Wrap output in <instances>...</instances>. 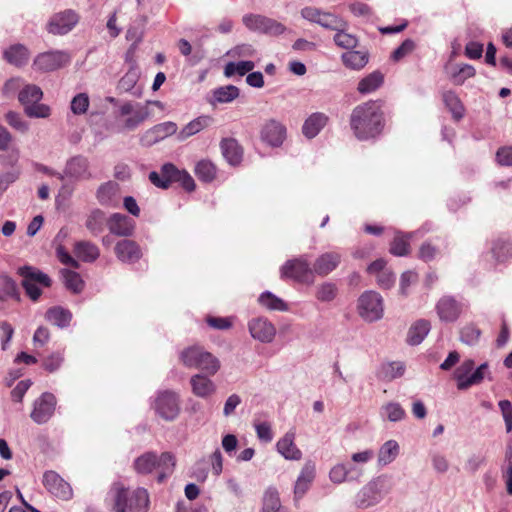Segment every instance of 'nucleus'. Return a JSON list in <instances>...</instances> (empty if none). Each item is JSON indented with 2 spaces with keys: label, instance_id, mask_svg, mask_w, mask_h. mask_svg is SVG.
I'll return each mask as SVG.
<instances>
[{
  "label": "nucleus",
  "instance_id": "obj_19",
  "mask_svg": "<svg viewBox=\"0 0 512 512\" xmlns=\"http://www.w3.org/2000/svg\"><path fill=\"white\" fill-rule=\"evenodd\" d=\"M464 305L452 296L442 297L437 305L436 311L441 321L455 322L463 311Z\"/></svg>",
  "mask_w": 512,
  "mask_h": 512
},
{
  "label": "nucleus",
  "instance_id": "obj_12",
  "mask_svg": "<svg viewBox=\"0 0 512 512\" xmlns=\"http://www.w3.org/2000/svg\"><path fill=\"white\" fill-rule=\"evenodd\" d=\"M301 15L304 19L319 24L320 26L337 30L347 27V23L335 14L323 12L315 7H305L301 10Z\"/></svg>",
  "mask_w": 512,
  "mask_h": 512
},
{
  "label": "nucleus",
  "instance_id": "obj_36",
  "mask_svg": "<svg viewBox=\"0 0 512 512\" xmlns=\"http://www.w3.org/2000/svg\"><path fill=\"white\" fill-rule=\"evenodd\" d=\"M400 446L396 440L390 439L384 442L379 450L377 462L380 467L391 464L399 455Z\"/></svg>",
  "mask_w": 512,
  "mask_h": 512
},
{
  "label": "nucleus",
  "instance_id": "obj_61",
  "mask_svg": "<svg viewBox=\"0 0 512 512\" xmlns=\"http://www.w3.org/2000/svg\"><path fill=\"white\" fill-rule=\"evenodd\" d=\"M337 295V287L335 284L325 282L317 287L316 298L321 302H330Z\"/></svg>",
  "mask_w": 512,
  "mask_h": 512
},
{
  "label": "nucleus",
  "instance_id": "obj_41",
  "mask_svg": "<svg viewBox=\"0 0 512 512\" xmlns=\"http://www.w3.org/2000/svg\"><path fill=\"white\" fill-rule=\"evenodd\" d=\"M384 76L379 71H374L360 80L357 90L361 94H369L382 86Z\"/></svg>",
  "mask_w": 512,
  "mask_h": 512
},
{
  "label": "nucleus",
  "instance_id": "obj_42",
  "mask_svg": "<svg viewBox=\"0 0 512 512\" xmlns=\"http://www.w3.org/2000/svg\"><path fill=\"white\" fill-rule=\"evenodd\" d=\"M341 59L344 65L350 69L360 70L368 63V53L366 51L352 50L342 54Z\"/></svg>",
  "mask_w": 512,
  "mask_h": 512
},
{
  "label": "nucleus",
  "instance_id": "obj_8",
  "mask_svg": "<svg viewBox=\"0 0 512 512\" xmlns=\"http://www.w3.org/2000/svg\"><path fill=\"white\" fill-rule=\"evenodd\" d=\"M358 312L367 322L380 320L384 313L382 296L372 290L365 291L358 299Z\"/></svg>",
  "mask_w": 512,
  "mask_h": 512
},
{
  "label": "nucleus",
  "instance_id": "obj_55",
  "mask_svg": "<svg viewBox=\"0 0 512 512\" xmlns=\"http://www.w3.org/2000/svg\"><path fill=\"white\" fill-rule=\"evenodd\" d=\"M198 179L202 182H211L216 176V167L208 160L199 161L194 170Z\"/></svg>",
  "mask_w": 512,
  "mask_h": 512
},
{
  "label": "nucleus",
  "instance_id": "obj_18",
  "mask_svg": "<svg viewBox=\"0 0 512 512\" xmlns=\"http://www.w3.org/2000/svg\"><path fill=\"white\" fill-rule=\"evenodd\" d=\"M42 482L45 488L59 499L69 500L72 497L70 484L55 471H46Z\"/></svg>",
  "mask_w": 512,
  "mask_h": 512
},
{
  "label": "nucleus",
  "instance_id": "obj_6",
  "mask_svg": "<svg viewBox=\"0 0 512 512\" xmlns=\"http://www.w3.org/2000/svg\"><path fill=\"white\" fill-rule=\"evenodd\" d=\"M152 409L161 419L172 422L180 414L181 405L179 394L173 390H159L152 402Z\"/></svg>",
  "mask_w": 512,
  "mask_h": 512
},
{
  "label": "nucleus",
  "instance_id": "obj_47",
  "mask_svg": "<svg viewBox=\"0 0 512 512\" xmlns=\"http://www.w3.org/2000/svg\"><path fill=\"white\" fill-rule=\"evenodd\" d=\"M258 302L260 303V305H262L263 307L270 311L284 312L288 311L289 309L287 303H285L284 300L274 295L270 291H265L262 294H260Z\"/></svg>",
  "mask_w": 512,
  "mask_h": 512
},
{
  "label": "nucleus",
  "instance_id": "obj_53",
  "mask_svg": "<svg viewBox=\"0 0 512 512\" xmlns=\"http://www.w3.org/2000/svg\"><path fill=\"white\" fill-rule=\"evenodd\" d=\"M0 294L4 300L12 298L20 299L19 289L16 282L7 274L0 275Z\"/></svg>",
  "mask_w": 512,
  "mask_h": 512
},
{
  "label": "nucleus",
  "instance_id": "obj_52",
  "mask_svg": "<svg viewBox=\"0 0 512 512\" xmlns=\"http://www.w3.org/2000/svg\"><path fill=\"white\" fill-rule=\"evenodd\" d=\"M61 276L65 287L73 293H80L84 288V281L82 280L79 273L69 270L62 269Z\"/></svg>",
  "mask_w": 512,
  "mask_h": 512
},
{
  "label": "nucleus",
  "instance_id": "obj_4",
  "mask_svg": "<svg viewBox=\"0 0 512 512\" xmlns=\"http://www.w3.org/2000/svg\"><path fill=\"white\" fill-rule=\"evenodd\" d=\"M453 377L457 383V389L464 391L481 384L485 378L491 380V372L487 362L475 367L473 359H466L455 369Z\"/></svg>",
  "mask_w": 512,
  "mask_h": 512
},
{
  "label": "nucleus",
  "instance_id": "obj_48",
  "mask_svg": "<svg viewBox=\"0 0 512 512\" xmlns=\"http://www.w3.org/2000/svg\"><path fill=\"white\" fill-rule=\"evenodd\" d=\"M413 233L396 232L390 246L391 254L395 256H406L409 253V240Z\"/></svg>",
  "mask_w": 512,
  "mask_h": 512
},
{
  "label": "nucleus",
  "instance_id": "obj_32",
  "mask_svg": "<svg viewBox=\"0 0 512 512\" xmlns=\"http://www.w3.org/2000/svg\"><path fill=\"white\" fill-rule=\"evenodd\" d=\"M213 122V119L210 116L202 115L199 116L188 124H186L177 134V138L180 141H184L187 138L199 133L203 129L210 126Z\"/></svg>",
  "mask_w": 512,
  "mask_h": 512
},
{
  "label": "nucleus",
  "instance_id": "obj_31",
  "mask_svg": "<svg viewBox=\"0 0 512 512\" xmlns=\"http://www.w3.org/2000/svg\"><path fill=\"white\" fill-rule=\"evenodd\" d=\"M164 173L171 176L172 182H178L188 192H192L195 189V182L192 176L185 170H179L174 164H164Z\"/></svg>",
  "mask_w": 512,
  "mask_h": 512
},
{
  "label": "nucleus",
  "instance_id": "obj_43",
  "mask_svg": "<svg viewBox=\"0 0 512 512\" xmlns=\"http://www.w3.org/2000/svg\"><path fill=\"white\" fill-rule=\"evenodd\" d=\"M240 94V90L238 87L234 85H226L215 88L212 91V104L220 103H230L235 100Z\"/></svg>",
  "mask_w": 512,
  "mask_h": 512
},
{
  "label": "nucleus",
  "instance_id": "obj_27",
  "mask_svg": "<svg viewBox=\"0 0 512 512\" xmlns=\"http://www.w3.org/2000/svg\"><path fill=\"white\" fill-rule=\"evenodd\" d=\"M341 262V255L337 252L321 254L314 262L313 272L319 276H326L334 271Z\"/></svg>",
  "mask_w": 512,
  "mask_h": 512
},
{
  "label": "nucleus",
  "instance_id": "obj_34",
  "mask_svg": "<svg viewBox=\"0 0 512 512\" xmlns=\"http://www.w3.org/2000/svg\"><path fill=\"white\" fill-rule=\"evenodd\" d=\"M190 384L192 392L201 398H206L212 395L216 390V386L213 381L202 374L193 375L190 379Z\"/></svg>",
  "mask_w": 512,
  "mask_h": 512
},
{
  "label": "nucleus",
  "instance_id": "obj_17",
  "mask_svg": "<svg viewBox=\"0 0 512 512\" xmlns=\"http://www.w3.org/2000/svg\"><path fill=\"white\" fill-rule=\"evenodd\" d=\"M286 127L276 119L266 121L260 131L261 140L272 147H280L286 139Z\"/></svg>",
  "mask_w": 512,
  "mask_h": 512
},
{
  "label": "nucleus",
  "instance_id": "obj_54",
  "mask_svg": "<svg viewBox=\"0 0 512 512\" xmlns=\"http://www.w3.org/2000/svg\"><path fill=\"white\" fill-rule=\"evenodd\" d=\"M255 63L253 61H239V62H229L224 67V75L226 77H231L234 74H238L240 76H244L247 73H251L254 69Z\"/></svg>",
  "mask_w": 512,
  "mask_h": 512
},
{
  "label": "nucleus",
  "instance_id": "obj_63",
  "mask_svg": "<svg viewBox=\"0 0 512 512\" xmlns=\"http://www.w3.org/2000/svg\"><path fill=\"white\" fill-rule=\"evenodd\" d=\"M6 122L15 130L26 133L29 129V124L26 122L22 116L14 111H9L5 115Z\"/></svg>",
  "mask_w": 512,
  "mask_h": 512
},
{
  "label": "nucleus",
  "instance_id": "obj_33",
  "mask_svg": "<svg viewBox=\"0 0 512 512\" xmlns=\"http://www.w3.org/2000/svg\"><path fill=\"white\" fill-rule=\"evenodd\" d=\"M406 366L401 361H391L381 364L378 369L377 377L382 381H393L404 375Z\"/></svg>",
  "mask_w": 512,
  "mask_h": 512
},
{
  "label": "nucleus",
  "instance_id": "obj_35",
  "mask_svg": "<svg viewBox=\"0 0 512 512\" xmlns=\"http://www.w3.org/2000/svg\"><path fill=\"white\" fill-rule=\"evenodd\" d=\"M431 329L430 322L425 319H419L414 322L407 333V343L411 346L419 345L428 335Z\"/></svg>",
  "mask_w": 512,
  "mask_h": 512
},
{
  "label": "nucleus",
  "instance_id": "obj_1",
  "mask_svg": "<svg viewBox=\"0 0 512 512\" xmlns=\"http://www.w3.org/2000/svg\"><path fill=\"white\" fill-rule=\"evenodd\" d=\"M350 127L360 141L373 139L384 128V116L378 101H368L356 106L350 115Z\"/></svg>",
  "mask_w": 512,
  "mask_h": 512
},
{
  "label": "nucleus",
  "instance_id": "obj_14",
  "mask_svg": "<svg viewBox=\"0 0 512 512\" xmlns=\"http://www.w3.org/2000/svg\"><path fill=\"white\" fill-rule=\"evenodd\" d=\"M70 62V56L65 51L53 50L40 53L33 62L35 69L43 72L57 70Z\"/></svg>",
  "mask_w": 512,
  "mask_h": 512
},
{
  "label": "nucleus",
  "instance_id": "obj_11",
  "mask_svg": "<svg viewBox=\"0 0 512 512\" xmlns=\"http://www.w3.org/2000/svg\"><path fill=\"white\" fill-rule=\"evenodd\" d=\"M79 19L80 16L75 10L66 9L50 17L46 30L53 35H66L74 29Z\"/></svg>",
  "mask_w": 512,
  "mask_h": 512
},
{
  "label": "nucleus",
  "instance_id": "obj_23",
  "mask_svg": "<svg viewBox=\"0 0 512 512\" xmlns=\"http://www.w3.org/2000/svg\"><path fill=\"white\" fill-rule=\"evenodd\" d=\"M361 470L352 464L338 463L329 471V479L334 484H342L346 481H358Z\"/></svg>",
  "mask_w": 512,
  "mask_h": 512
},
{
  "label": "nucleus",
  "instance_id": "obj_60",
  "mask_svg": "<svg viewBox=\"0 0 512 512\" xmlns=\"http://www.w3.org/2000/svg\"><path fill=\"white\" fill-rule=\"evenodd\" d=\"M481 331L473 324L464 326L460 331V340L469 346H474L479 342Z\"/></svg>",
  "mask_w": 512,
  "mask_h": 512
},
{
  "label": "nucleus",
  "instance_id": "obj_40",
  "mask_svg": "<svg viewBox=\"0 0 512 512\" xmlns=\"http://www.w3.org/2000/svg\"><path fill=\"white\" fill-rule=\"evenodd\" d=\"M5 60L15 66H23L29 60V51L22 44H15L4 51Z\"/></svg>",
  "mask_w": 512,
  "mask_h": 512
},
{
  "label": "nucleus",
  "instance_id": "obj_46",
  "mask_svg": "<svg viewBox=\"0 0 512 512\" xmlns=\"http://www.w3.org/2000/svg\"><path fill=\"white\" fill-rule=\"evenodd\" d=\"M43 97L41 88L34 84H27L18 93V100L22 105H30L39 102Z\"/></svg>",
  "mask_w": 512,
  "mask_h": 512
},
{
  "label": "nucleus",
  "instance_id": "obj_15",
  "mask_svg": "<svg viewBox=\"0 0 512 512\" xmlns=\"http://www.w3.org/2000/svg\"><path fill=\"white\" fill-rule=\"evenodd\" d=\"M121 116H128L125 120L124 127L127 130H135L149 116L147 106L137 102H125L119 107Z\"/></svg>",
  "mask_w": 512,
  "mask_h": 512
},
{
  "label": "nucleus",
  "instance_id": "obj_28",
  "mask_svg": "<svg viewBox=\"0 0 512 512\" xmlns=\"http://www.w3.org/2000/svg\"><path fill=\"white\" fill-rule=\"evenodd\" d=\"M295 432H287L276 444L277 451L287 460H299L302 457L301 451L294 443Z\"/></svg>",
  "mask_w": 512,
  "mask_h": 512
},
{
  "label": "nucleus",
  "instance_id": "obj_51",
  "mask_svg": "<svg viewBox=\"0 0 512 512\" xmlns=\"http://www.w3.org/2000/svg\"><path fill=\"white\" fill-rule=\"evenodd\" d=\"M475 68L469 64L451 67L450 77L455 85H462L467 79L475 76Z\"/></svg>",
  "mask_w": 512,
  "mask_h": 512
},
{
  "label": "nucleus",
  "instance_id": "obj_49",
  "mask_svg": "<svg viewBox=\"0 0 512 512\" xmlns=\"http://www.w3.org/2000/svg\"><path fill=\"white\" fill-rule=\"evenodd\" d=\"M260 512H283L277 490L269 488L265 491Z\"/></svg>",
  "mask_w": 512,
  "mask_h": 512
},
{
  "label": "nucleus",
  "instance_id": "obj_64",
  "mask_svg": "<svg viewBox=\"0 0 512 512\" xmlns=\"http://www.w3.org/2000/svg\"><path fill=\"white\" fill-rule=\"evenodd\" d=\"M498 406L505 423L506 432L510 433L512 431V403L509 400H500Z\"/></svg>",
  "mask_w": 512,
  "mask_h": 512
},
{
  "label": "nucleus",
  "instance_id": "obj_26",
  "mask_svg": "<svg viewBox=\"0 0 512 512\" xmlns=\"http://www.w3.org/2000/svg\"><path fill=\"white\" fill-rule=\"evenodd\" d=\"M119 184L115 181H107L101 184L96 191V199L100 205L116 207L118 204Z\"/></svg>",
  "mask_w": 512,
  "mask_h": 512
},
{
  "label": "nucleus",
  "instance_id": "obj_22",
  "mask_svg": "<svg viewBox=\"0 0 512 512\" xmlns=\"http://www.w3.org/2000/svg\"><path fill=\"white\" fill-rule=\"evenodd\" d=\"M114 250L117 258L123 263L132 264L142 257L140 246L135 241L129 239L117 242Z\"/></svg>",
  "mask_w": 512,
  "mask_h": 512
},
{
  "label": "nucleus",
  "instance_id": "obj_24",
  "mask_svg": "<svg viewBox=\"0 0 512 512\" xmlns=\"http://www.w3.org/2000/svg\"><path fill=\"white\" fill-rule=\"evenodd\" d=\"M107 227L112 234L127 237L133 234L135 223L124 214L114 213L108 218Z\"/></svg>",
  "mask_w": 512,
  "mask_h": 512
},
{
  "label": "nucleus",
  "instance_id": "obj_25",
  "mask_svg": "<svg viewBox=\"0 0 512 512\" xmlns=\"http://www.w3.org/2000/svg\"><path fill=\"white\" fill-rule=\"evenodd\" d=\"M314 478L315 464L312 462H307L303 466L294 486V498L296 501L303 498V496L309 490Z\"/></svg>",
  "mask_w": 512,
  "mask_h": 512
},
{
  "label": "nucleus",
  "instance_id": "obj_16",
  "mask_svg": "<svg viewBox=\"0 0 512 512\" xmlns=\"http://www.w3.org/2000/svg\"><path fill=\"white\" fill-rule=\"evenodd\" d=\"M251 337L261 343H271L276 336L275 325L266 317H255L248 322Z\"/></svg>",
  "mask_w": 512,
  "mask_h": 512
},
{
  "label": "nucleus",
  "instance_id": "obj_20",
  "mask_svg": "<svg viewBox=\"0 0 512 512\" xmlns=\"http://www.w3.org/2000/svg\"><path fill=\"white\" fill-rule=\"evenodd\" d=\"M176 132V123L171 121L163 122L145 131L140 138V142L144 146H152L153 144L175 134Z\"/></svg>",
  "mask_w": 512,
  "mask_h": 512
},
{
  "label": "nucleus",
  "instance_id": "obj_29",
  "mask_svg": "<svg viewBox=\"0 0 512 512\" xmlns=\"http://www.w3.org/2000/svg\"><path fill=\"white\" fill-rule=\"evenodd\" d=\"M220 148L222 155L230 165L237 166L241 163L243 158V150L236 139H223L220 142Z\"/></svg>",
  "mask_w": 512,
  "mask_h": 512
},
{
  "label": "nucleus",
  "instance_id": "obj_38",
  "mask_svg": "<svg viewBox=\"0 0 512 512\" xmlns=\"http://www.w3.org/2000/svg\"><path fill=\"white\" fill-rule=\"evenodd\" d=\"M45 319L51 324L63 329L70 325L72 313L61 306H54L46 311Z\"/></svg>",
  "mask_w": 512,
  "mask_h": 512
},
{
  "label": "nucleus",
  "instance_id": "obj_3",
  "mask_svg": "<svg viewBox=\"0 0 512 512\" xmlns=\"http://www.w3.org/2000/svg\"><path fill=\"white\" fill-rule=\"evenodd\" d=\"M391 491L386 475H380L367 482L355 495L354 505L358 509H368L378 505Z\"/></svg>",
  "mask_w": 512,
  "mask_h": 512
},
{
  "label": "nucleus",
  "instance_id": "obj_21",
  "mask_svg": "<svg viewBox=\"0 0 512 512\" xmlns=\"http://www.w3.org/2000/svg\"><path fill=\"white\" fill-rule=\"evenodd\" d=\"M65 177L78 180H88L92 178V173L89 169V161L83 156H75L67 161L64 172Z\"/></svg>",
  "mask_w": 512,
  "mask_h": 512
},
{
  "label": "nucleus",
  "instance_id": "obj_62",
  "mask_svg": "<svg viewBox=\"0 0 512 512\" xmlns=\"http://www.w3.org/2000/svg\"><path fill=\"white\" fill-rule=\"evenodd\" d=\"M24 111L31 118H47L50 116V107L42 103H32L24 106Z\"/></svg>",
  "mask_w": 512,
  "mask_h": 512
},
{
  "label": "nucleus",
  "instance_id": "obj_58",
  "mask_svg": "<svg viewBox=\"0 0 512 512\" xmlns=\"http://www.w3.org/2000/svg\"><path fill=\"white\" fill-rule=\"evenodd\" d=\"M346 28L335 30L336 33L333 37L335 44L343 49L351 50L357 47L358 39L353 34L347 33Z\"/></svg>",
  "mask_w": 512,
  "mask_h": 512
},
{
  "label": "nucleus",
  "instance_id": "obj_56",
  "mask_svg": "<svg viewBox=\"0 0 512 512\" xmlns=\"http://www.w3.org/2000/svg\"><path fill=\"white\" fill-rule=\"evenodd\" d=\"M491 251L498 262H504L512 257V244L508 240L497 239L494 241Z\"/></svg>",
  "mask_w": 512,
  "mask_h": 512
},
{
  "label": "nucleus",
  "instance_id": "obj_5",
  "mask_svg": "<svg viewBox=\"0 0 512 512\" xmlns=\"http://www.w3.org/2000/svg\"><path fill=\"white\" fill-rule=\"evenodd\" d=\"M184 366L205 371L208 375H215L220 369V361L210 352L200 346H191L180 353Z\"/></svg>",
  "mask_w": 512,
  "mask_h": 512
},
{
  "label": "nucleus",
  "instance_id": "obj_44",
  "mask_svg": "<svg viewBox=\"0 0 512 512\" xmlns=\"http://www.w3.org/2000/svg\"><path fill=\"white\" fill-rule=\"evenodd\" d=\"M442 98L445 106L452 113L453 118L456 121L462 119L465 109L457 94L453 91H446L443 93Z\"/></svg>",
  "mask_w": 512,
  "mask_h": 512
},
{
  "label": "nucleus",
  "instance_id": "obj_57",
  "mask_svg": "<svg viewBox=\"0 0 512 512\" xmlns=\"http://www.w3.org/2000/svg\"><path fill=\"white\" fill-rule=\"evenodd\" d=\"M380 414L391 422L401 421L405 417V411L397 402H389L381 407Z\"/></svg>",
  "mask_w": 512,
  "mask_h": 512
},
{
  "label": "nucleus",
  "instance_id": "obj_45",
  "mask_svg": "<svg viewBox=\"0 0 512 512\" xmlns=\"http://www.w3.org/2000/svg\"><path fill=\"white\" fill-rule=\"evenodd\" d=\"M134 468L139 474H150L157 469V454L146 452L135 459Z\"/></svg>",
  "mask_w": 512,
  "mask_h": 512
},
{
  "label": "nucleus",
  "instance_id": "obj_37",
  "mask_svg": "<svg viewBox=\"0 0 512 512\" xmlns=\"http://www.w3.org/2000/svg\"><path fill=\"white\" fill-rule=\"evenodd\" d=\"M75 256L83 262L92 263L100 255L99 248L90 241H78L74 245Z\"/></svg>",
  "mask_w": 512,
  "mask_h": 512
},
{
  "label": "nucleus",
  "instance_id": "obj_2",
  "mask_svg": "<svg viewBox=\"0 0 512 512\" xmlns=\"http://www.w3.org/2000/svg\"><path fill=\"white\" fill-rule=\"evenodd\" d=\"M115 512H148L150 506L149 493L145 488L138 487L133 491L116 483L110 490Z\"/></svg>",
  "mask_w": 512,
  "mask_h": 512
},
{
  "label": "nucleus",
  "instance_id": "obj_39",
  "mask_svg": "<svg viewBox=\"0 0 512 512\" xmlns=\"http://www.w3.org/2000/svg\"><path fill=\"white\" fill-rule=\"evenodd\" d=\"M107 221L105 212L96 208L88 214L85 227L93 236H98L104 231Z\"/></svg>",
  "mask_w": 512,
  "mask_h": 512
},
{
  "label": "nucleus",
  "instance_id": "obj_50",
  "mask_svg": "<svg viewBox=\"0 0 512 512\" xmlns=\"http://www.w3.org/2000/svg\"><path fill=\"white\" fill-rule=\"evenodd\" d=\"M175 464V456L170 452H163L160 456H157V469L160 470L158 482H162L173 472Z\"/></svg>",
  "mask_w": 512,
  "mask_h": 512
},
{
  "label": "nucleus",
  "instance_id": "obj_9",
  "mask_svg": "<svg viewBox=\"0 0 512 512\" xmlns=\"http://www.w3.org/2000/svg\"><path fill=\"white\" fill-rule=\"evenodd\" d=\"M245 27L253 32L278 36L286 31V27L275 19L259 14H246L242 18Z\"/></svg>",
  "mask_w": 512,
  "mask_h": 512
},
{
  "label": "nucleus",
  "instance_id": "obj_10",
  "mask_svg": "<svg viewBox=\"0 0 512 512\" xmlns=\"http://www.w3.org/2000/svg\"><path fill=\"white\" fill-rule=\"evenodd\" d=\"M313 268L305 256L290 259L286 261L280 268L281 278H289L301 283L312 281Z\"/></svg>",
  "mask_w": 512,
  "mask_h": 512
},
{
  "label": "nucleus",
  "instance_id": "obj_7",
  "mask_svg": "<svg viewBox=\"0 0 512 512\" xmlns=\"http://www.w3.org/2000/svg\"><path fill=\"white\" fill-rule=\"evenodd\" d=\"M18 274L22 277L21 284L32 301H37L40 298L41 287L51 286L50 277L35 267L28 265L19 267Z\"/></svg>",
  "mask_w": 512,
  "mask_h": 512
},
{
  "label": "nucleus",
  "instance_id": "obj_30",
  "mask_svg": "<svg viewBox=\"0 0 512 512\" xmlns=\"http://www.w3.org/2000/svg\"><path fill=\"white\" fill-rule=\"evenodd\" d=\"M327 122L328 116L321 112H315L305 120L302 126V133L306 138L312 139L320 133Z\"/></svg>",
  "mask_w": 512,
  "mask_h": 512
},
{
  "label": "nucleus",
  "instance_id": "obj_59",
  "mask_svg": "<svg viewBox=\"0 0 512 512\" xmlns=\"http://www.w3.org/2000/svg\"><path fill=\"white\" fill-rule=\"evenodd\" d=\"M140 77L139 69L135 64H132L130 69L120 79L118 88L123 92L131 91Z\"/></svg>",
  "mask_w": 512,
  "mask_h": 512
},
{
  "label": "nucleus",
  "instance_id": "obj_13",
  "mask_svg": "<svg viewBox=\"0 0 512 512\" xmlns=\"http://www.w3.org/2000/svg\"><path fill=\"white\" fill-rule=\"evenodd\" d=\"M57 400L50 392H44L33 403L30 417L37 424L47 423L54 415Z\"/></svg>",
  "mask_w": 512,
  "mask_h": 512
}]
</instances>
